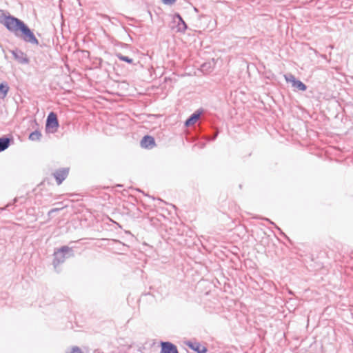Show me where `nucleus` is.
<instances>
[{"instance_id":"7","label":"nucleus","mask_w":353,"mask_h":353,"mask_svg":"<svg viewBox=\"0 0 353 353\" xmlns=\"http://www.w3.org/2000/svg\"><path fill=\"white\" fill-rule=\"evenodd\" d=\"M161 353H179L176 346L170 342H161Z\"/></svg>"},{"instance_id":"9","label":"nucleus","mask_w":353,"mask_h":353,"mask_svg":"<svg viewBox=\"0 0 353 353\" xmlns=\"http://www.w3.org/2000/svg\"><path fill=\"white\" fill-rule=\"evenodd\" d=\"M185 344L194 351L198 353H205L207 352V348L203 345H201L199 343H192L190 341L185 342Z\"/></svg>"},{"instance_id":"2","label":"nucleus","mask_w":353,"mask_h":353,"mask_svg":"<svg viewBox=\"0 0 353 353\" xmlns=\"http://www.w3.org/2000/svg\"><path fill=\"white\" fill-rule=\"evenodd\" d=\"M59 127V123L56 114L50 112L47 118L46 130L48 133H54Z\"/></svg>"},{"instance_id":"12","label":"nucleus","mask_w":353,"mask_h":353,"mask_svg":"<svg viewBox=\"0 0 353 353\" xmlns=\"http://www.w3.org/2000/svg\"><path fill=\"white\" fill-rule=\"evenodd\" d=\"M200 117V114L195 112L185 121V125L190 126L194 124Z\"/></svg>"},{"instance_id":"14","label":"nucleus","mask_w":353,"mask_h":353,"mask_svg":"<svg viewBox=\"0 0 353 353\" xmlns=\"http://www.w3.org/2000/svg\"><path fill=\"white\" fill-rule=\"evenodd\" d=\"M10 139L8 138H0V152L7 149L9 146Z\"/></svg>"},{"instance_id":"11","label":"nucleus","mask_w":353,"mask_h":353,"mask_svg":"<svg viewBox=\"0 0 353 353\" xmlns=\"http://www.w3.org/2000/svg\"><path fill=\"white\" fill-rule=\"evenodd\" d=\"M155 142L153 137L150 136H145L141 141V145L143 148H152L154 146Z\"/></svg>"},{"instance_id":"5","label":"nucleus","mask_w":353,"mask_h":353,"mask_svg":"<svg viewBox=\"0 0 353 353\" xmlns=\"http://www.w3.org/2000/svg\"><path fill=\"white\" fill-rule=\"evenodd\" d=\"M285 81L292 84V86L298 90L305 91L307 89L306 85L299 80H297L292 74H286L284 75Z\"/></svg>"},{"instance_id":"6","label":"nucleus","mask_w":353,"mask_h":353,"mask_svg":"<svg viewBox=\"0 0 353 353\" xmlns=\"http://www.w3.org/2000/svg\"><path fill=\"white\" fill-rule=\"evenodd\" d=\"M172 23L174 24L175 26H173L172 28L173 29L176 28V32H184L187 29L186 23L179 14H175L173 17Z\"/></svg>"},{"instance_id":"19","label":"nucleus","mask_w":353,"mask_h":353,"mask_svg":"<svg viewBox=\"0 0 353 353\" xmlns=\"http://www.w3.org/2000/svg\"><path fill=\"white\" fill-rule=\"evenodd\" d=\"M202 68H203V70H205V68H207V64H206V63L203 64V65H202Z\"/></svg>"},{"instance_id":"8","label":"nucleus","mask_w":353,"mask_h":353,"mask_svg":"<svg viewBox=\"0 0 353 353\" xmlns=\"http://www.w3.org/2000/svg\"><path fill=\"white\" fill-rule=\"evenodd\" d=\"M12 54L14 58L19 63L22 64L28 63L29 60L26 54L20 50H13Z\"/></svg>"},{"instance_id":"16","label":"nucleus","mask_w":353,"mask_h":353,"mask_svg":"<svg viewBox=\"0 0 353 353\" xmlns=\"http://www.w3.org/2000/svg\"><path fill=\"white\" fill-rule=\"evenodd\" d=\"M117 57L121 61H125L128 63H132V59L129 58L128 57L124 56L121 54H117Z\"/></svg>"},{"instance_id":"18","label":"nucleus","mask_w":353,"mask_h":353,"mask_svg":"<svg viewBox=\"0 0 353 353\" xmlns=\"http://www.w3.org/2000/svg\"><path fill=\"white\" fill-rule=\"evenodd\" d=\"M57 210H58V209H52V210H51L49 212V214H50L51 213H52V212H55V211H57Z\"/></svg>"},{"instance_id":"17","label":"nucleus","mask_w":353,"mask_h":353,"mask_svg":"<svg viewBox=\"0 0 353 353\" xmlns=\"http://www.w3.org/2000/svg\"><path fill=\"white\" fill-rule=\"evenodd\" d=\"M176 0H162V2L165 5H172L173 4Z\"/></svg>"},{"instance_id":"10","label":"nucleus","mask_w":353,"mask_h":353,"mask_svg":"<svg viewBox=\"0 0 353 353\" xmlns=\"http://www.w3.org/2000/svg\"><path fill=\"white\" fill-rule=\"evenodd\" d=\"M68 174V169H63V170L57 171L54 174V176L57 181V184L60 185L62 183V181L66 178Z\"/></svg>"},{"instance_id":"15","label":"nucleus","mask_w":353,"mask_h":353,"mask_svg":"<svg viewBox=\"0 0 353 353\" xmlns=\"http://www.w3.org/2000/svg\"><path fill=\"white\" fill-rule=\"evenodd\" d=\"M41 137V134L40 132L35 130L30 133L29 135V139L31 141H39Z\"/></svg>"},{"instance_id":"3","label":"nucleus","mask_w":353,"mask_h":353,"mask_svg":"<svg viewBox=\"0 0 353 353\" xmlns=\"http://www.w3.org/2000/svg\"><path fill=\"white\" fill-rule=\"evenodd\" d=\"M20 32H21V37L25 41L38 45V40L33 32L25 24L21 26Z\"/></svg>"},{"instance_id":"13","label":"nucleus","mask_w":353,"mask_h":353,"mask_svg":"<svg viewBox=\"0 0 353 353\" xmlns=\"http://www.w3.org/2000/svg\"><path fill=\"white\" fill-rule=\"evenodd\" d=\"M9 87L6 83H1L0 84V97L3 99L8 94Z\"/></svg>"},{"instance_id":"4","label":"nucleus","mask_w":353,"mask_h":353,"mask_svg":"<svg viewBox=\"0 0 353 353\" xmlns=\"http://www.w3.org/2000/svg\"><path fill=\"white\" fill-rule=\"evenodd\" d=\"M72 250L69 247L63 246L61 249L54 252V259L53 261L54 267L61 263H63L65 260V254H68Z\"/></svg>"},{"instance_id":"1","label":"nucleus","mask_w":353,"mask_h":353,"mask_svg":"<svg viewBox=\"0 0 353 353\" xmlns=\"http://www.w3.org/2000/svg\"><path fill=\"white\" fill-rule=\"evenodd\" d=\"M3 23L10 31L14 32L17 36H19V31L25 24L22 21L13 17H6Z\"/></svg>"}]
</instances>
